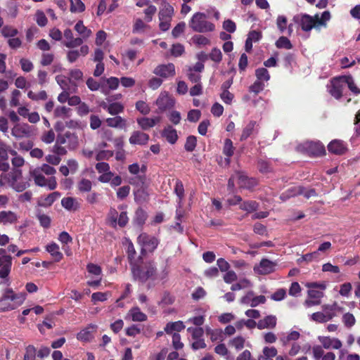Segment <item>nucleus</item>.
<instances>
[{
  "label": "nucleus",
  "instance_id": "1",
  "mask_svg": "<svg viewBox=\"0 0 360 360\" xmlns=\"http://www.w3.org/2000/svg\"><path fill=\"white\" fill-rule=\"evenodd\" d=\"M330 19V13L328 11L323 12L321 15L318 13L314 16L301 13L293 17L295 23L306 32H310L313 28L320 30L322 27H326Z\"/></svg>",
  "mask_w": 360,
  "mask_h": 360
},
{
  "label": "nucleus",
  "instance_id": "2",
  "mask_svg": "<svg viewBox=\"0 0 360 360\" xmlns=\"http://www.w3.org/2000/svg\"><path fill=\"white\" fill-rule=\"evenodd\" d=\"M25 300V293H16L11 288H6L4 290L0 298V311L15 309L22 304Z\"/></svg>",
  "mask_w": 360,
  "mask_h": 360
},
{
  "label": "nucleus",
  "instance_id": "3",
  "mask_svg": "<svg viewBox=\"0 0 360 360\" xmlns=\"http://www.w3.org/2000/svg\"><path fill=\"white\" fill-rule=\"evenodd\" d=\"M189 27L195 32L205 33L213 32L214 25L207 20V16L202 12L195 13L188 22Z\"/></svg>",
  "mask_w": 360,
  "mask_h": 360
},
{
  "label": "nucleus",
  "instance_id": "4",
  "mask_svg": "<svg viewBox=\"0 0 360 360\" xmlns=\"http://www.w3.org/2000/svg\"><path fill=\"white\" fill-rule=\"evenodd\" d=\"M156 271V266L153 262H146L141 266L136 264H133L131 266L134 278L143 283L150 279H155Z\"/></svg>",
  "mask_w": 360,
  "mask_h": 360
},
{
  "label": "nucleus",
  "instance_id": "5",
  "mask_svg": "<svg viewBox=\"0 0 360 360\" xmlns=\"http://www.w3.org/2000/svg\"><path fill=\"white\" fill-rule=\"evenodd\" d=\"M13 266V258L6 249L0 248V285L9 286L11 284L9 275Z\"/></svg>",
  "mask_w": 360,
  "mask_h": 360
},
{
  "label": "nucleus",
  "instance_id": "6",
  "mask_svg": "<svg viewBox=\"0 0 360 360\" xmlns=\"http://www.w3.org/2000/svg\"><path fill=\"white\" fill-rule=\"evenodd\" d=\"M174 13V10L173 6L167 2H164L158 13L160 20L159 27L162 31L165 32L169 29Z\"/></svg>",
  "mask_w": 360,
  "mask_h": 360
},
{
  "label": "nucleus",
  "instance_id": "7",
  "mask_svg": "<svg viewBox=\"0 0 360 360\" xmlns=\"http://www.w3.org/2000/svg\"><path fill=\"white\" fill-rule=\"evenodd\" d=\"M30 176L34 180L36 185L39 186H47L50 190H53L56 188L57 183L54 176H51L46 179L44 174L36 167L30 172Z\"/></svg>",
  "mask_w": 360,
  "mask_h": 360
},
{
  "label": "nucleus",
  "instance_id": "8",
  "mask_svg": "<svg viewBox=\"0 0 360 360\" xmlns=\"http://www.w3.org/2000/svg\"><path fill=\"white\" fill-rule=\"evenodd\" d=\"M137 243L141 247L142 252H152L157 248L159 240L155 236L142 233L138 236Z\"/></svg>",
  "mask_w": 360,
  "mask_h": 360
},
{
  "label": "nucleus",
  "instance_id": "9",
  "mask_svg": "<svg viewBox=\"0 0 360 360\" xmlns=\"http://www.w3.org/2000/svg\"><path fill=\"white\" fill-rule=\"evenodd\" d=\"M343 76L333 78L330 80V84L328 85L329 94L336 99L341 98L342 91L345 87V80L342 79Z\"/></svg>",
  "mask_w": 360,
  "mask_h": 360
},
{
  "label": "nucleus",
  "instance_id": "10",
  "mask_svg": "<svg viewBox=\"0 0 360 360\" xmlns=\"http://www.w3.org/2000/svg\"><path fill=\"white\" fill-rule=\"evenodd\" d=\"M33 134L32 127L27 123H16L11 129V134L16 139L28 138Z\"/></svg>",
  "mask_w": 360,
  "mask_h": 360
},
{
  "label": "nucleus",
  "instance_id": "11",
  "mask_svg": "<svg viewBox=\"0 0 360 360\" xmlns=\"http://www.w3.org/2000/svg\"><path fill=\"white\" fill-rule=\"evenodd\" d=\"M318 340L322 345V348L326 349H340L342 346L341 340L336 338H330V336H319Z\"/></svg>",
  "mask_w": 360,
  "mask_h": 360
},
{
  "label": "nucleus",
  "instance_id": "12",
  "mask_svg": "<svg viewBox=\"0 0 360 360\" xmlns=\"http://www.w3.org/2000/svg\"><path fill=\"white\" fill-rule=\"evenodd\" d=\"M63 45L68 49H74L82 45V39L75 38L72 30L67 28L63 32Z\"/></svg>",
  "mask_w": 360,
  "mask_h": 360
},
{
  "label": "nucleus",
  "instance_id": "13",
  "mask_svg": "<svg viewBox=\"0 0 360 360\" xmlns=\"http://www.w3.org/2000/svg\"><path fill=\"white\" fill-rule=\"evenodd\" d=\"M174 103V98L167 92L161 93L156 101L157 105L162 110L173 107Z\"/></svg>",
  "mask_w": 360,
  "mask_h": 360
},
{
  "label": "nucleus",
  "instance_id": "14",
  "mask_svg": "<svg viewBox=\"0 0 360 360\" xmlns=\"http://www.w3.org/2000/svg\"><path fill=\"white\" fill-rule=\"evenodd\" d=\"M236 177L237 184L240 188L251 189L257 184V181L255 179L248 178L240 172H236Z\"/></svg>",
  "mask_w": 360,
  "mask_h": 360
},
{
  "label": "nucleus",
  "instance_id": "15",
  "mask_svg": "<svg viewBox=\"0 0 360 360\" xmlns=\"http://www.w3.org/2000/svg\"><path fill=\"white\" fill-rule=\"evenodd\" d=\"M276 264L267 259L261 260L258 266H255L254 270L259 274H268L275 269Z\"/></svg>",
  "mask_w": 360,
  "mask_h": 360
},
{
  "label": "nucleus",
  "instance_id": "16",
  "mask_svg": "<svg viewBox=\"0 0 360 360\" xmlns=\"http://www.w3.org/2000/svg\"><path fill=\"white\" fill-rule=\"evenodd\" d=\"M153 73L162 77H173L175 75V67L172 63L160 65L155 68Z\"/></svg>",
  "mask_w": 360,
  "mask_h": 360
},
{
  "label": "nucleus",
  "instance_id": "17",
  "mask_svg": "<svg viewBox=\"0 0 360 360\" xmlns=\"http://www.w3.org/2000/svg\"><path fill=\"white\" fill-rule=\"evenodd\" d=\"M125 319L134 322H143L147 320V315L142 312L139 307H134L126 314Z\"/></svg>",
  "mask_w": 360,
  "mask_h": 360
},
{
  "label": "nucleus",
  "instance_id": "18",
  "mask_svg": "<svg viewBox=\"0 0 360 360\" xmlns=\"http://www.w3.org/2000/svg\"><path fill=\"white\" fill-rule=\"evenodd\" d=\"M89 52V48L87 45H81L79 50H70L67 52L68 60L72 63L75 62L80 56H85Z\"/></svg>",
  "mask_w": 360,
  "mask_h": 360
},
{
  "label": "nucleus",
  "instance_id": "19",
  "mask_svg": "<svg viewBox=\"0 0 360 360\" xmlns=\"http://www.w3.org/2000/svg\"><path fill=\"white\" fill-rule=\"evenodd\" d=\"M149 141V136L140 131H134L131 133L129 141L132 145H146Z\"/></svg>",
  "mask_w": 360,
  "mask_h": 360
},
{
  "label": "nucleus",
  "instance_id": "20",
  "mask_svg": "<svg viewBox=\"0 0 360 360\" xmlns=\"http://www.w3.org/2000/svg\"><path fill=\"white\" fill-rule=\"evenodd\" d=\"M305 148L307 152L314 156H319L325 153V148L320 142L309 141L305 143Z\"/></svg>",
  "mask_w": 360,
  "mask_h": 360
},
{
  "label": "nucleus",
  "instance_id": "21",
  "mask_svg": "<svg viewBox=\"0 0 360 360\" xmlns=\"http://www.w3.org/2000/svg\"><path fill=\"white\" fill-rule=\"evenodd\" d=\"M105 122L110 127L121 129H125L128 126L127 120L120 115L108 117L105 120Z\"/></svg>",
  "mask_w": 360,
  "mask_h": 360
},
{
  "label": "nucleus",
  "instance_id": "22",
  "mask_svg": "<svg viewBox=\"0 0 360 360\" xmlns=\"http://www.w3.org/2000/svg\"><path fill=\"white\" fill-rule=\"evenodd\" d=\"M313 356L315 359L319 360L321 359V360H335V354L333 352H328L326 353L324 352L322 347L321 346H315L312 349Z\"/></svg>",
  "mask_w": 360,
  "mask_h": 360
},
{
  "label": "nucleus",
  "instance_id": "23",
  "mask_svg": "<svg viewBox=\"0 0 360 360\" xmlns=\"http://www.w3.org/2000/svg\"><path fill=\"white\" fill-rule=\"evenodd\" d=\"M75 30L79 35V37L77 38L82 39V44L92 34L91 30L87 28L86 26H84L82 20H79L76 23V25H75Z\"/></svg>",
  "mask_w": 360,
  "mask_h": 360
},
{
  "label": "nucleus",
  "instance_id": "24",
  "mask_svg": "<svg viewBox=\"0 0 360 360\" xmlns=\"http://www.w3.org/2000/svg\"><path fill=\"white\" fill-rule=\"evenodd\" d=\"M276 317L274 315H269L257 322V328L259 330L273 329L276 327Z\"/></svg>",
  "mask_w": 360,
  "mask_h": 360
},
{
  "label": "nucleus",
  "instance_id": "25",
  "mask_svg": "<svg viewBox=\"0 0 360 360\" xmlns=\"http://www.w3.org/2000/svg\"><path fill=\"white\" fill-rule=\"evenodd\" d=\"M329 152L335 155H342L347 151V147L343 141L333 140L328 146Z\"/></svg>",
  "mask_w": 360,
  "mask_h": 360
},
{
  "label": "nucleus",
  "instance_id": "26",
  "mask_svg": "<svg viewBox=\"0 0 360 360\" xmlns=\"http://www.w3.org/2000/svg\"><path fill=\"white\" fill-rule=\"evenodd\" d=\"M96 329V326L90 325L86 328L82 330L77 335V340L83 342H89L94 338V332Z\"/></svg>",
  "mask_w": 360,
  "mask_h": 360
},
{
  "label": "nucleus",
  "instance_id": "27",
  "mask_svg": "<svg viewBox=\"0 0 360 360\" xmlns=\"http://www.w3.org/2000/svg\"><path fill=\"white\" fill-rule=\"evenodd\" d=\"M60 194L58 192H53L48 195H41L38 198L37 203L41 207L51 206L59 197Z\"/></svg>",
  "mask_w": 360,
  "mask_h": 360
},
{
  "label": "nucleus",
  "instance_id": "28",
  "mask_svg": "<svg viewBox=\"0 0 360 360\" xmlns=\"http://www.w3.org/2000/svg\"><path fill=\"white\" fill-rule=\"evenodd\" d=\"M160 120V117H155L153 118L141 117L137 119V123L143 130H148L159 123Z\"/></svg>",
  "mask_w": 360,
  "mask_h": 360
},
{
  "label": "nucleus",
  "instance_id": "29",
  "mask_svg": "<svg viewBox=\"0 0 360 360\" xmlns=\"http://www.w3.org/2000/svg\"><path fill=\"white\" fill-rule=\"evenodd\" d=\"M21 176V172L16 171L13 173L12 176V179L11 181V187L18 192H21L26 189L28 186V184L24 181H18V179Z\"/></svg>",
  "mask_w": 360,
  "mask_h": 360
},
{
  "label": "nucleus",
  "instance_id": "30",
  "mask_svg": "<svg viewBox=\"0 0 360 360\" xmlns=\"http://www.w3.org/2000/svg\"><path fill=\"white\" fill-rule=\"evenodd\" d=\"M46 250L51 255L56 262H60L63 257V255L60 251L58 245L56 243L48 244L46 246Z\"/></svg>",
  "mask_w": 360,
  "mask_h": 360
},
{
  "label": "nucleus",
  "instance_id": "31",
  "mask_svg": "<svg viewBox=\"0 0 360 360\" xmlns=\"http://www.w3.org/2000/svg\"><path fill=\"white\" fill-rule=\"evenodd\" d=\"M18 215L12 211L0 212V224L4 225L14 224L18 221Z\"/></svg>",
  "mask_w": 360,
  "mask_h": 360
},
{
  "label": "nucleus",
  "instance_id": "32",
  "mask_svg": "<svg viewBox=\"0 0 360 360\" xmlns=\"http://www.w3.org/2000/svg\"><path fill=\"white\" fill-rule=\"evenodd\" d=\"M335 316V312H326L323 313L321 311H318L313 313L311 315V319L314 321L318 323H326L330 320H331Z\"/></svg>",
  "mask_w": 360,
  "mask_h": 360
},
{
  "label": "nucleus",
  "instance_id": "33",
  "mask_svg": "<svg viewBox=\"0 0 360 360\" xmlns=\"http://www.w3.org/2000/svg\"><path fill=\"white\" fill-rule=\"evenodd\" d=\"M303 193V187L301 186H295L288 188L286 191L281 195V199L286 200L290 198H293Z\"/></svg>",
  "mask_w": 360,
  "mask_h": 360
},
{
  "label": "nucleus",
  "instance_id": "34",
  "mask_svg": "<svg viewBox=\"0 0 360 360\" xmlns=\"http://www.w3.org/2000/svg\"><path fill=\"white\" fill-rule=\"evenodd\" d=\"M162 135L171 144H174L178 139L176 130L172 126L165 127L162 132Z\"/></svg>",
  "mask_w": 360,
  "mask_h": 360
},
{
  "label": "nucleus",
  "instance_id": "35",
  "mask_svg": "<svg viewBox=\"0 0 360 360\" xmlns=\"http://www.w3.org/2000/svg\"><path fill=\"white\" fill-rule=\"evenodd\" d=\"M102 106L108 112L109 114L115 116L123 112L124 109V105L119 102L112 103L109 105L104 104Z\"/></svg>",
  "mask_w": 360,
  "mask_h": 360
},
{
  "label": "nucleus",
  "instance_id": "36",
  "mask_svg": "<svg viewBox=\"0 0 360 360\" xmlns=\"http://www.w3.org/2000/svg\"><path fill=\"white\" fill-rule=\"evenodd\" d=\"M61 205L65 209L69 211H75L79 206L77 200L72 197L63 198L61 200Z\"/></svg>",
  "mask_w": 360,
  "mask_h": 360
},
{
  "label": "nucleus",
  "instance_id": "37",
  "mask_svg": "<svg viewBox=\"0 0 360 360\" xmlns=\"http://www.w3.org/2000/svg\"><path fill=\"white\" fill-rule=\"evenodd\" d=\"M288 20L284 15H278L276 19V25L281 33H283L288 27V34L290 35L292 32V25L287 26Z\"/></svg>",
  "mask_w": 360,
  "mask_h": 360
},
{
  "label": "nucleus",
  "instance_id": "38",
  "mask_svg": "<svg viewBox=\"0 0 360 360\" xmlns=\"http://www.w3.org/2000/svg\"><path fill=\"white\" fill-rule=\"evenodd\" d=\"M185 328L184 323L181 321L169 322L165 327V331L167 334H172L174 331L179 332Z\"/></svg>",
  "mask_w": 360,
  "mask_h": 360
},
{
  "label": "nucleus",
  "instance_id": "39",
  "mask_svg": "<svg viewBox=\"0 0 360 360\" xmlns=\"http://www.w3.org/2000/svg\"><path fill=\"white\" fill-rule=\"evenodd\" d=\"M245 338L241 335H238L229 341V346L236 349L237 351L244 348Z\"/></svg>",
  "mask_w": 360,
  "mask_h": 360
},
{
  "label": "nucleus",
  "instance_id": "40",
  "mask_svg": "<svg viewBox=\"0 0 360 360\" xmlns=\"http://www.w3.org/2000/svg\"><path fill=\"white\" fill-rule=\"evenodd\" d=\"M256 127L257 122L255 121H250L243 129L240 136V141L247 139L251 134H252Z\"/></svg>",
  "mask_w": 360,
  "mask_h": 360
},
{
  "label": "nucleus",
  "instance_id": "41",
  "mask_svg": "<svg viewBox=\"0 0 360 360\" xmlns=\"http://www.w3.org/2000/svg\"><path fill=\"white\" fill-rule=\"evenodd\" d=\"M319 253L318 251H314L310 253H307L302 255L299 259H297V263L301 264L302 262L309 263L313 261L319 260Z\"/></svg>",
  "mask_w": 360,
  "mask_h": 360
},
{
  "label": "nucleus",
  "instance_id": "42",
  "mask_svg": "<svg viewBox=\"0 0 360 360\" xmlns=\"http://www.w3.org/2000/svg\"><path fill=\"white\" fill-rule=\"evenodd\" d=\"M234 153V147L233 146L232 141L229 139H226L224 141V148H223V153L228 157L226 160L227 162L229 163V158H231Z\"/></svg>",
  "mask_w": 360,
  "mask_h": 360
},
{
  "label": "nucleus",
  "instance_id": "43",
  "mask_svg": "<svg viewBox=\"0 0 360 360\" xmlns=\"http://www.w3.org/2000/svg\"><path fill=\"white\" fill-rule=\"evenodd\" d=\"M257 208L258 203L253 200L245 201L240 204V209L248 213L257 210Z\"/></svg>",
  "mask_w": 360,
  "mask_h": 360
},
{
  "label": "nucleus",
  "instance_id": "44",
  "mask_svg": "<svg viewBox=\"0 0 360 360\" xmlns=\"http://www.w3.org/2000/svg\"><path fill=\"white\" fill-rule=\"evenodd\" d=\"M119 215L120 214H118L117 211L115 208L111 207L110 209L107 216V222L112 228L117 227V220Z\"/></svg>",
  "mask_w": 360,
  "mask_h": 360
},
{
  "label": "nucleus",
  "instance_id": "45",
  "mask_svg": "<svg viewBox=\"0 0 360 360\" xmlns=\"http://www.w3.org/2000/svg\"><path fill=\"white\" fill-rule=\"evenodd\" d=\"M342 79L345 80V86L347 85L349 90L354 94H360V89L355 84L353 78L351 76H343Z\"/></svg>",
  "mask_w": 360,
  "mask_h": 360
},
{
  "label": "nucleus",
  "instance_id": "46",
  "mask_svg": "<svg viewBox=\"0 0 360 360\" xmlns=\"http://www.w3.org/2000/svg\"><path fill=\"white\" fill-rule=\"evenodd\" d=\"M148 28H149V26L147 25L141 19L138 18L134 22L132 31L134 33H143Z\"/></svg>",
  "mask_w": 360,
  "mask_h": 360
},
{
  "label": "nucleus",
  "instance_id": "47",
  "mask_svg": "<svg viewBox=\"0 0 360 360\" xmlns=\"http://www.w3.org/2000/svg\"><path fill=\"white\" fill-rule=\"evenodd\" d=\"M91 188L92 182L87 179H82L77 184V188L80 192H89Z\"/></svg>",
  "mask_w": 360,
  "mask_h": 360
},
{
  "label": "nucleus",
  "instance_id": "48",
  "mask_svg": "<svg viewBox=\"0 0 360 360\" xmlns=\"http://www.w3.org/2000/svg\"><path fill=\"white\" fill-rule=\"evenodd\" d=\"M255 75L257 79L261 82H267L270 79V75L268 70L264 68H260L255 70Z\"/></svg>",
  "mask_w": 360,
  "mask_h": 360
},
{
  "label": "nucleus",
  "instance_id": "49",
  "mask_svg": "<svg viewBox=\"0 0 360 360\" xmlns=\"http://www.w3.org/2000/svg\"><path fill=\"white\" fill-rule=\"evenodd\" d=\"M70 109L65 106H58L54 110V115L56 117L63 119L70 117Z\"/></svg>",
  "mask_w": 360,
  "mask_h": 360
},
{
  "label": "nucleus",
  "instance_id": "50",
  "mask_svg": "<svg viewBox=\"0 0 360 360\" xmlns=\"http://www.w3.org/2000/svg\"><path fill=\"white\" fill-rule=\"evenodd\" d=\"M276 46L278 49H291L292 45L290 41L285 37H280L276 42Z\"/></svg>",
  "mask_w": 360,
  "mask_h": 360
},
{
  "label": "nucleus",
  "instance_id": "51",
  "mask_svg": "<svg viewBox=\"0 0 360 360\" xmlns=\"http://www.w3.org/2000/svg\"><path fill=\"white\" fill-rule=\"evenodd\" d=\"M37 349L34 346L30 345L25 348L24 360H36Z\"/></svg>",
  "mask_w": 360,
  "mask_h": 360
},
{
  "label": "nucleus",
  "instance_id": "52",
  "mask_svg": "<svg viewBox=\"0 0 360 360\" xmlns=\"http://www.w3.org/2000/svg\"><path fill=\"white\" fill-rule=\"evenodd\" d=\"M174 192L176 195L178 196L179 201V207L181 206V200L184 198V188L183 183L180 180H176L174 187Z\"/></svg>",
  "mask_w": 360,
  "mask_h": 360
},
{
  "label": "nucleus",
  "instance_id": "53",
  "mask_svg": "<svg viewBox=\"0 0 360 360\" xmlns=\"http://www.w3.org/2000/svg\"><path fill=\"white\" fill-rule=\"evenodd\" d=\"M206 333L210 336V339L212 342L218 340H221L223 331L221 329H211L210 328H206Z\"/></svg>",
  "mask_w": 360,
  "mask_h": 360
},
{
  "label": "nucleus",
  "instance_id": "54",
  "mask_svg": "<svg viewBox=\"0 0 360 360\" xmlns=\"http://www.w3.org/2000/svg\"><path fill=\"white\" fill-rule=\"evenodd\" d=\"M197 144L196 137L194 136H189L187 137L184 148L188 152H192L195 150Z\"/></svg>",
  "mask_w": 360,
  "mask_h": 360
},
{
  "label": "nucleus",
  "instance_id": "55",
  "mask_svg": "<svg viewBox=\"0 0 360 360\" xmlns=\"http://www.w3.org/2000/svg\"><path fill=\"white\" fill-rule=\"evenodd\" d=\"M300 334L299 332L292 330L290 332L286 337L281 338V342L283 345H286L290 341H295L300 338Z\"/></svg>",
  "mask_w": 360,
  "mask_h": 360
},
{
  "label": "nucleus",
  "instance_id": "56",
  "mask_svg": "<svg viewBox=\"0 0 360 360\" xmlns=\"http://www.w3.org/2000/svg\"><path fill=\"white\" fill-rule=\"evenodd\" d=\"M251 285V282L248 279L243 278L240 280L238 283L232 285L231 289V290L236 291L243 288H249Z\"/></svg>",
  "mask_w": 360,
  "mask_h": 360
},
{
  "label": "nucleus",
  "instance_id": "57",
  "mask_svg": "<svg viewBox=\"0 0 360 360\" xmlns=\"http://www.w3.org/2000/svg\"><path fill=\"white\" fill-rule=\"evenodd\" d=\"M70 81L72 82L82 81L83 72L79 69H72L69 73Z\"/></svg>",
  "mask_w": 360,
  "mask_h": 360
},
{
  "label": "nucleus",
  "instance_id": "58",
  "mask_svg": "<svg viewBox=\"0 0 360 360\" xmlns=\"http://www.w3.org/2000/svg\"><path fill=\"white\" fill-rule=\"evenodd\" d=\"M70 11L73 13L82 12L85 9V6L81 0H70Z\"/></svg>",
  "mask_w": 360,
  "mask_h": 360
},
{
  "label": "nucleus",
  "instance_id": "59",
  "mask_svg": "<svg viewBox=\"0 0 360 360\" xmlns=\"http://www.w3.org/2000/svg\"><path fill=\"white\" fill-rule=\"evenodd\" d=\"M136 255L134 246L131 242H129L127 245V257L129 261L130 265L133 266L135 263V256Z\"/></svg>",
  "mask_w": 360,
  "mask_h": 360
},
{
  "label": "nucleus",
  "instance_id": "60",
  "mask_svg": "<svg viewBox=\"0 0 360 360\" xmlns=\"http://www.w3.org/2000/svg\"><path fill=\"white\" fill-rule=\"evenodd\" d=\"M187 331L191 334L193 340L201 338L204 334V330L201 327H189L187 328Z\"/></svg>",
  "mask_w": 360,
  "mask_h": 360
},
{
  "label": "nucleus",
  "instance_id": "61",
  "mask_svg": "<svg viewBox=\"0 0 360 360\" xmlns=\"http://www.w3.org/2000/svg\"><path fill=\"white\" fill-rule=\"evenodd\" d=\"M36 22L37 25L40 27H44L46 25L48 20L44 14V13L41 11H37L35 14Z\"/></svg>",
  "mask_w": 360,
  "mask_h": 360
},
{
  "label": "nucleus",
  "instance_id": "62",
  "mask_svg": "<svg viewBox=\"0 0 360 360\" xmlns=\"http://www.w3.org/2000/svg\"><path fill=\"white\" fill-rule=\"evenodd\" d=\"M342 321L346 327H352L356 322V319L352 314L346 313L342 316Z\"/></svg>",
  "mask_w": 360,
  "mask_h": 360
},
{
  "label": "nucleus",
  "instance_id": "63",
  "mask_svg": "<svg viewBox=\"0 0 360 360\" xmlns=\"http://www.w3.org/2000/svg\"><path fill=\"white\" fill-rule=\"evenodd\" d=\"M209 58L214 62L219 63L222 59L221 51L217 48H214L209 54Z\"/></svg>",
  "mask_w": 360,
  "mask_h": 360
},
{
  "label": "nucleus",
  "instance_id": "64",
  "mask_svg": "<svg viewBox=\"0 0 360 360\" xmlns=\"http://www.w3.org/2000/svg\"><path fill=\"white\" fill-rule=\"evenodd\" d=\"M147 219L146 212L142 209H138L136 212V219L135 221L139 225H142L144 224Z\"/></svg>",
  "mask_w": 360,
  "mask_h": 360
}]
</instances>
